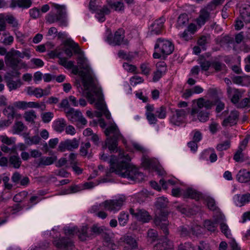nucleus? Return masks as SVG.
Returning <instances> with one entry per match:
<instances>
[{"label": "nucleus", "instance_id": "obj_1", "mask_svg": "<svg viewBox=\"0 0 250 250\" xmlns=\"http://www.w3.org/2000/svg\"><path fill=\"white\" fill-rule=\"evenodd\" d=\"M115 155L111 156L108 163L110 168L106 170V176H109L111 173L115 172L122 177L126 178L131 181L140 182L144 179L143 173L140 172L135 167L129 163L131 158L126 154L125 158L120 161Z\"/></svg>", "mask_w": 250, "mask_h": 250}, {"label": "nucleus", "instance_id": "obj_2", "mask_svg": "<svg viewBox=\"0 0 250 250\" xmlns=\"http://www.w3.org/2000/svg\"><path fill=\"white\" fill-rule=\"evenodd\" d=\"M168 201L167 198L164 196L156 198L155 202V216L153 222L154 224L159 228L165 235L168 234L169 231L167 228L168 221L167 216L168 211L167 210Z\"/></svg>", "mask_w": 250, "mask_h": 250}, {"label": "nucleus", "instance_id": "obj_3", "mask_svg": "<svg viewBox=\"0 0 250 250\" xmlns=\"http://www.w3.org/2000/svg\"><path fill=\"white\" fill-rule=\"evenodd\" d=\"M104 134L108 137L106 138L104 144L103 145L102 149L103 150L108 147L110 153H116L119 152V158L123 159L125 158L123 150H121L118 147V141L120 139H123L124 143L125 139L120 132L118 126L116 124L112 125L107 127L104 131Z\"/></svg>", "mask_w": 250, "mask_h": 250}, {"label": "nucleus", "instance_id": "obj_4", "mask_svg": "<svg viewBox=\"0 0 250 250\" xmlns=\"http://www.w3.org/2000/svg\"><path fill=\"white\" fill-rule=\"evenodd\" d=\"M197 108H192L191 115L194 116L197 114L198 119L201 122H205L209 119L210 110L214 105L213 102L205 100L203 98H200L197 100Z\"/></svg>", "mask_w": 250, "mask_h": 250}, {"label": "nucleus", "instance_id": "obj_5", "mask_svg": "<svg viewBox=\"0 0 250 250\" xmlns=\"http://www.w3.org/2000/svg\"><path fill=\"white\" fill-rule=\"evenodd\" d=\"M88 90V91L86 93V97L91 104L96 102L95 104V107L101 111L107 108L104 102V96L101 87H98L96 83H94Z\"/></svg>", "mask_w": 250, "mask_h": 250}, {"label": "nucleus", "instance_id": "obj_6", "mask_svg": "<svg viewBox=\"0 0 250 250\" xmlns=\"http://www.w3.org/2000/svg\"><path fill=\"white\" fill-rule=\"evenodd\" d=\"M54 7L57 10L56 14L49 13L46 17V20L49 23L59 22L61 26L67 25L66 12L64 6L58 4H53Z\"/></svg>", "mask_w": 250, "mask_h": 250}, {"label": "nucleus", "instance_id": "obj_7", "mask_svg": "<svg viewBox=\"0 0 250 250\" xmlns=\"http://www.w3.org/2000/svg\"><path fill=\"white\" fill-rule=\"evenodd\" d=\"M105 228L104 226L99 227L97 224H94L88 228L87 226H83L80 231L79 238L81 241H85L87 239H92L97 235L104 232Z\"/></svg>", "mask_w": 250, "mask_h": 250}, {"label": "nucleus", "instance_id": "obj_8", "mask_svg": "<svg viewBox=\"0 0 250 250\" xmlns=\"http://www.w3.org/2000/svg\"><path fill=\"white\" fill-rule=\"evenodd\" d=\"M156 51L160 52L163 56V59L171 54L174 49V46L172 42L165 39L158 38L154 46Z\"/></svg>", "mask_w": 250, "mask_h": 250}, {"label": "nucleus", "instance_id": "obj_9", "mask_svg": "<svg viewBox=\"0 0 250 250\" xmlns=\"http://www.w3.org/2000/svg\"><path fill=\"white\" fill-rule=\"evenodd\" d=\"M125 30L122 28L118 29L113 35L109 34L106 37L105 41L111 45L119 46L122 44L127 45V40H125Z\"/></svg>", "mask_w": 250, "mask_h": 250}, {"label": "nucleus", "instance_id": "obj_10", "mask_svg": "<svg viewBox=\"0 0 250 250\" xmlns=\"http://www.w3.org/2000/svg\"><path fill=\"white\" fill-rule=\"evenodd\" d=\"M72 68L73 74H78L81 77L83 86L85 90H89L90 86L95 83L92 75L87 74V72L84 70H79L78 66L76 65H74Z\"/></svg>", "mask_w": 250, "mask_h": 250}, {"label": "nucleus", "instance_id": "obj_11", "mask_svg": "<svg viewBox=\"0 0 250 250\" xmlns=\"http://www.w3.org/2000/svg\"><path fill=\"white\" fill-rule=\"evenodd\" d=\"M129 212L138 221L143 223H148L152 219V217L148 212L143 208H137L135 209L131 208L129 209Z\"/></svg>", "mask_w": 250, "mask_h": 250}, {"label": "nucleus", "instance_id": "obj_12", "mask_svg": "<svg viewBox=\"0 0 250 250\" xmlns=\"http://www.w3.org/2000/svg\"><path fill=\"white\" fill-rule=\"evenodd\" d=\"M53 244L58 250H72L74 247L72 241L67 237H57L53 241Z\"/></svg>", "mask_w": 250, "mask_h": 250}, {"label": "nucleus", "instance_id": "obj_13", "mask_svg": "<svg viewBox=\"0 0 250 250\" xmlns=\"http://www.w3.org/2000/svg\"><path fill=\"white\" fill-rule=\"evenodd\" d=\"M125 199L120 197L118 199L106 200L103 202L104 208L110 211H117L123 206Z\"/></svg>", "mask_w": 250, "mask_h": 250}, {"label": "nucleus", "instance_id": "obj_14", "mask_svg": "<svg viewBox=\"0 0 250 250\" xmlns=\"http://www.w3.org/2000/svg\"><path fill=\"white\" fill-rule=\"evenodd\" d=\"M166 19L163 16L155 20L149 26L148 34L150 36L161 34L162 32L164 23Z\"/></svg>", "mask_w": 250, "mask_h": 250}, {"label": "nucleus", "instance_id": "obj_15", "mask_svg": "<svg viewBox=\"0 0 250 250\" xmlns=\"http://www.w3.org/2000/svg\"><path fill=\"white\" fill-rule=\"evenodd\" d=\"M79 146V141L76 138L72 140L67 139L64 141H62L58 146V150L61 152H64L66 150L72 151L76 149Z\"/></svg>", "mask_w": 250, "mask_h": 250}, {"label": "nucleus", "instance_id": "obj_16", "mask_svg": "<svg viewBox=\"0 0 250 250\" xmlns=\"http://www.w3.org/2000/svg\"><path fill=\"white\" fill-rule=\"evenodd\" d=\"M65 45L69 46L70 48H65L64 50L65 54L69 57H71L73 55L72 49L74 50L75 54H80L81 53V49L79 44L75 42L70 39H67L65 42Z\"/></svg>", "mask_w": 250, "mask_h": 250}, {"label": "nucleus", "instance_id": "obj_17", "mask_svg": "<svg viewBox=\"0 0 250 250\" xmlns=\"http://www.w3.org/2000/svg\"><path fill=\"white\" fill-rule=\"evenodd\" d=\"M187 113L185 109H176L170 118V122L174 125H179L185 119Z\"/></svg>", "mask_w": 250, "mask_h": 250}, {"label": "nucleus", "instance_id": "obj_18", "mask_svg": "<svg viewBox=\"0 0 250 250\" xmlns=\"http://www.w3.org/2000/svg\"><path fill=\"white\" fill-rule=\"evenodd\" d=\"M165 236L164 241H159L156 243L154 247V250H174V245L173 242L167 238V236L163 232Z\"/></svg>", "mask_w": 250, "mask_h": 250}, {"label": "nucleus", "instance_id": "obj_19", "mask_svg": "<svg viewBox=\"0 0 250 250\" xmlns=\"http://www.w3.org/2000/svg\"><path fill=\"white\" fill-rule=\"evenodd\" d=\"M227 92L228 97L231 98V102L234 104H238L242 96L238 89L232 88L230 86L227 87Z\"/></svg>", "mask_w": 250, "mask_h": 250}, {"label": "nucleus", "instance_id": "obj_20", "mask_svg": "<svg viewBox=\"0 0 250 250\" xmlns=\"http://www.w3.org/2000/svg\"><path fill=\"white\" fill-rule=\"evenodd\" d=\"M239 117V112L236 110L231 111L229 115L225 119L222 125L224 126H227L228 125L230 126L237 124Z\"/></svg>", "mask_w": 250, "mask_h": 250}, {"label": "nucleus", "instance_id": "obj_21", "mask_svg": "<svg viewBox=\"0 0 250 250\" xmlns=\"http://www.w3.org/2000/svg\"><path fill=\"white\" fill-rule=\"evenodd\" d=\"M20 61L21 60L15 57L12 52H7L5 56V63L11 68H18Z\"/></svg>", "mask_w": 250, "mask_h": 250}, {"label": "nucleus", "instance_id": "obj_22", "mask_svg": "<svg viewBox=\"0 0 250 250\" xmlns=\"http://www.w3.org/2000/svg\"><path fill=\"white\" fill-rule=\"evenodd\" d=\"M184 196L186 198H190L197 201L203 198V194L195 189L188 188L184 191Z\"/></svg>", "mask_w": 250, "mask_h": 250}, {"label": "nucleus", "instance_id": "obj_23", "mask_svg": "<svg viewBox=\"0 0 250 250\" xmlns=\"http://www.w3.org/2000/svg\"><path fill=\"white\" fill-rule=\"evenodd\" d=\"M236 179L242 183L250 181V171H247L246 169H240L236 175Z\"/></svg>", "mask_w": 250, "mask_h": 250}, {"label": "nucleus", "instance_id": "obj_24", "mask_svg": "<svg viewBox=\"0 0 250 250\" xmlns=\"http://www.w3.org/2000/svg\"><path fill=\"white\" fill-rule=\"evenodd\" d=\"M66 117L72 122H77L80 116L82 115V112L79 110H75L72 107H69L67 110L64 109Z\"/></svg>", "mask_w": 250, "mask_h": 250}, {"label": "nucleus", "instance_id": "obj_25", "mask_svg": "<svg viewBox=\"0 0 250 250\" xmlns=\"http://www.w3.org/2000/svg\"><path fill=\"white\" fill-rule=\"evenodd\" d=\"M210 13L207 9H203L200 11V14L199 17L197 19L196 21L198 25L200 26L204 25L205 23L209 20Z\"/></svg>", "mask_w": 250, "mask_h": 250}, {"label": "nucleus", "instance_id": "obj_26", "mask_svg": "<svg viewBox=\"0 0 250 250\" xmlns=\"http://www.w3.org/2000/svg\"><path fill=\"white\" fill-rule=\"evenodd\" d=\"M66 125V121L63 118H59L53 122L52 128L57 132H62Z\"/></svg>", "mask_w": 250, "mask_h": 250}, {"label": "nucleus", "instance_id": "obj_27", "mask_svg": "<svg viewBox=\"0 0 250 250\" xmlns=\"http://www.w3.org/2000/svg\"><path fill=\"white\" fill-rule=\"evenodd\" d=\"M235 199L237 205L243 206L250 202V194L247 193L243 195L237 194L235 196Z\"/></svg>", "mask_w": 250, "mask_h": 250}, {"label": "nucleus", "instance_id": "obj_28", "mask_svg": "<svg viewBox=\"0 0 250 250\" xmlns=\"http://www.w3.org/2000/svg\"><path fill=\"white\" fill-rule=\"evenodd\" d=\"M120 240L127 244L131 250H135L138 248L136 240L131 236L125 235L122 237Z\"/></svg>", "mask_w": 250, "mask_h": 250}, {"label": "nucleus", "instance_id": "obj_29", "mask_svg": "<svg viewBox=\"0 0 250 250\" xmlns=\"http://www.w3.org/2000/svg\"><path fill=\"white\" fill-rule=\"evenodd\" d=\"M78 64L80 68L82 69L85 72H87V74L91 75V69L89 65L87 63V60L86 58L82 56H80L77 59Z\"/></svg>", "mask_w": 250, "mask_h": 250}, {"label": "nucleus", "instance_id": "obj_30", "mask_svg": "<svg viewBox=\"0 0 250 250\" xmlns=\"http://www.w3.org/2000/svg\"><path fill=\"white\" fill-rule=\"evenodd\" d=\"M142 165L146 168H155L157 163L155 160L150 159L148 157L143 155L142 158Z\"/></svg>", "mask_w": 250, "mask_h": 250}, {"label": "nucleus", "instance_id": "obj_31", "mask_svg": "<svg viewBox=\"0 0 250 250\" xmlns=\"http://www.w3.org/2000/svg\"><path fill=\"white\" fill-rule=\"evenodd\" d=\"M110 13V10L107 6H104L101 10L97 12V17L99 21L102 22L105 20V15H108Z\"/></svg>", "mask_w": 250, "mask_h": 250}, {"label": "nucleus", "instance_id": "obj_32", "mask_svg": "<svg viewBox=\"0 0 250 250\" xmlns=\"http://www.w3.org/2000/svg\"><path fill=\"white\" fill-rule=\"evenodd\" d=\"M57 160V157H42L39 160L38 166H49L52 164Z\"/></svg>", "mask_w": 250, "mask_h": 250}, {"label": "nucleus", "instance_id": "obj_33", "mask_svg": "<svg viewBox=\"0 0 250 250\" xmlns=\"http://www.w3.org/2000/svg\"><path fill=\"white\" fill-rule=\"evenodd\" d=\"M5 80L7 83V85L10 91L12 90H15L20 87L21 85V82L20 79H19L17 81H13V79H11V78H6V79Z\"/></svg>", "mask_w": 250, "mask_h": 250}, {"label": "nucleus", "instance_id": "obj_34", "mask_svg": "<svg viewBox=\"0 0 250 250\" xmlns=\"http://www.w3.org/2000/svg\"><path fill=\"white\" fill-rule=\"evenodd\" d=\"M23 137L25 139V143L28 146L38 144L41 140V137L37 135L30 137L28 136L27 134H24Z\"/></svg>", "mask_w": 250, "mask_h": 250}, {"label": "nucleus", "instance_id": "obj_35", "mask_svg": "<svg viewBox=\"0 0 250 250\" xmlns=\"http://www.w3.org/2000/svg\"><path fill=\"white\" fill-rule=\"evenodd\" d=\"M210 41V36L202 35L197 41V44L203 50H206V44L208 43Z\"/></svg>", "mask_w": 250, "mask_h": 250}, {"label": "nucleus", "instance_id": "obj_36", "mask_svg": "<svg viewBox=\"0 0 250 250\" xmlns=\"http://www.w3.org/2000/svg\"><path fill=\"white\" fill-rule=\"evenodd\" d=\"M240 15L245 22H250V6L248 5L240 10Z\"/></svg>", "mask_w": 250, "mask_h": 250}, {"label": "nucleus", "instance_id": "obj_37", "mask_svg": "<svg viewBox=\"0 0 250 250\" xmlns=\"http://www.w3.org/2000/svg\"><path fill=\"white\" fill-rule=\"evenodd\" d=\"M211 67L214 69L216 72H219L221 71H226V65L217 60H214L211 62Z\"/></svg>", "mask_w": 250, "mask_h": 250}, {"label": "nucleus", "instance_id": "obj_38", "mask_svg": "<svg viewBox=\"0 0 250 250\" xmlns=\"http://www.w3.org/2000/svg\"><path fill=\"white\" fill-rule=\"evenodd\" d=\"M9 162L10 165H11L15 168H19L21 164V161L18 155H12L9 157Z\"/></svg>", "mask_w": 250, "mask_h": 250}, {"label": "nucleus", "instance_id": "obj_39", "mask_svg": "<svg viewBox=\"0 0 250 250\" xmlns=\"http://www.w3.org/2000/svg\"><path fill=\"white\" fill-rule=\"evenodd\" d=\"M118 219L120 226H125L128 222L129 214L127 212L121 211L118 217Z\"/></svg>", "mask_w": 250, "mask_h": 250}, {"label": "nucleus", "instance_id": "obj_40", "mask_svg": "<svg viewBox=\"0 0 250 250\" xmlns=\"http://www.w3.org/2000/svg\"><path fill=\"white\" fill-rule=\"evenodd\" d=\"M188 21V16L186 13L181 14L177 19V26L181 27L186 26Z\"/></svg>", "mask_w": 250, "mask_h": 250}, {"label": "nucleus", "instance_id": "obj_41", "mask_svg": "<svg viewBox=\"0 0 250 250\" xmlns=\"http://www.w3.org/2000/svg\"><path fill=\"white\" fill-rule=\"evenodd\" d=\"M107 2L111 8L114 9L116 11H123L124 10V4L121 1L112 2L110 0H107Z\"/></svg>", "mask_w": 250, "mask_h": 250}, {"label": "nucleus", "instance_id": "obj_42", "mask_svg": "<svg viewBox=\"0 0 250 250\" xmlns=\"http://www.w3.org/2000/svg\"><path fill=\"white\" fill-rule=\"evenodd\" d=\"M181 231V235L183 237L189 236L191 234L193 235H197V233H195L194 229H189L188 227L181 226L180 227Z\"/></svg>", "mask_w": 250, "mask_h": 250}, {"label": "nucleus", "instance_id": "obj_43", "mask_svg": "<svg viewBox=\"0 0 250 250\" xmlns=\"http://www.w3.org/2000/svg\"><path fill=\"white\" fill-rule=\"evenodd\" d=\"M155 112L157 118L160 119H164L167 116V107L164 105H162L156 108Z\"/></svg>", "mask_w": 250, "mask_h": 250}, {"label": "nucleus", "instance_id": "obj_44", "mask_svg": "<svg viewBox=\"0 0 250 250\" xmlns=\"http://www.w3.org/2000/svg\"><path fill=\"white\" fill-rule=\"evenodd\" d=\"M3 112L8 119L12 120L15 117V109L13 106L9 105L3 110Z\"/></svg>", "mask_w": 250, "mask_h": 250}, {"label": "nucleus", "instance_id": "obj_45", "mask_svg": "<svg viewBox=\"0 0 250 250\" xmlns=\"http://www.w3.org/2000/svg\"><path fill=\"white\" fill-rule=\"evenodd\" d=\"M49 247V243L47 241H44L32 246L30 250H46Z\"/></svg>", "mask_w": 250, "mask_h": 250}, {"label": "nucleus", "instance_id": "obj_46", "mask_svg": "<svg viewBox=\"0 0 250 250\" xmlns=\"http://www.w3.org/2000/svg\"><path fill=\"white\" fill-rule=\"evenodd\" d=\"M23 117L26 121L32 123L34 122V120L37 118V116L34 110H30L24 113Z\"/></svg>", "mask_w": 250, "mask_h": 250}, {"label": "nucleus", "instance_id": "obj_47", "mask_svg": "<svg viewBox=\"0 0 250 250\" xmlns=\"http://www.w3.org/2000/svg\"><path fill=\"white\" fill-rule=\"evenodd\" d=\"M12 70L6 73L4 78H11V79H13V78H19L21 75V73L19 72L20 68H11Z\"/></svg>", "mask_w": 250, "mask_h": 250}, {"label": "nucleus", "instance_id": "obj_48", "mask_svg": "<svg viewBox=\"0 0 250 250\" xmlns=\"http://www.w3.org/2000/svg\"><path fill=\"white\" fill-rule=\"evenodd\" d=\"M99 0H90L89 4V8L90 11L97 12L102 8L99 5Z\"/></svg>", "mask_w": 250, "mask_h": 250}, {"label": "nucleus", "instance_id": "obj_49", "mask_svg": "<svg viewBox=\"0 0 250 250\" xmlns=\"http://www.w3.org/2000/svg\"><path fill=\"white\" fill-rule=\"evenodd\" d=\"M243 149L241 146H239L238 150L235 153L233 156V159L236 162H243L245 161L244 155L242 153Z\"/></svg>", "mask_w": 250, "mask_h": 250}, {"label": "nucleus", "instance_id": "obj_50", "mask_svg": "<svg viewBox=\"0 0 250 250\" xmlns=\"http://www.w3.org/2000/svg\"><path fill=\"white\" fill-rule=\"evenodd\" d=\"M166 68L163 66L161 69H158L154 72L153 80L154 82L158 81L165 74Z\"/></svg>", "mask_w": 250, "mask_h": 250}, {"label": "nucleus", "instance_id": "obj_51", "mask_svg": "<svg viewBox=\"0 0 250 250\" xmlns=\"http://www.w3.org/2000/svg\"><path fill=\"white\" fill-rule=\"evenodd\" d=\"M204 226L208 231L214 232L217 228V223L210 220H206Z\"/></svg>", "mask_w": 250, "mask_h": 250}, {"label": "nucleus", "instance_id": "obj_52", "mask_svg": "<svg viewBox=\"0 0 250 250\" xmlns=\"http://www.w3.org/2000/svg\"><path fill=\"white\" fill-rule=\"evenodd\" d=\"M199 63L200 65L202 70L205 71H208L209 68L211 66V62L204 59H200L199 61Z\"/></svg>", "mask_w": 250, "mask_h": 250}, {"label": "nucleus", "instance_id": "obj_53", "mask_svg": "<svg viewBox=\"0 0 250 250\" xmlns=\"http://www.w3.org/2000/svg\"><path fill=\"white\" fill-rule=\"evenodd\" d=\"M54 117V114L52 112L42 113L41 114V118L44 123H48Z\"/></svg>", "mask_w": 250, "mask_h": 250}, {"label": "nucleus", "instance_id": "obj_54", "mask_svg": "<svg viewBox=\"0 0 250 250\" xmlns=\"http://www.w3.org/2000/svg\"><path fill=\"white\" fill-rule=\"evenodd\" d=\"M146 116L149 124L154 125L157 123V117L156 114H154L153 113L146 112Z\"/></svg>", "mask_w": 250, "mask_h": 250}, {"label": "nucleus", "instance_id": "obj_55", "mask_svg": "<svg viewBox=\"0 0 250 250\" xmlns=\"http://www.w3.org/2000/svg\"><path fill=\"white\" fill-rule=\"evenodd\" d=\"M230 146V142L229 140H226L222 143L219 144L216 146V149L219 151L226 150L229 149Z\"/></svg>", "mask_w": 250, "mask_h": 250}, {"label": "nucleus", "instance_id": "obj_56", "mask_svg": "<svg viewBox=\"0 0 250 250\" xmlns=\"http://www.w3.org/2000/svg\"><path fill=\"white\" fill-rule=\"evenodd\" d=\"M2 17L4 19V22L6 21L9 24H11L13 27H16L18 26V23L13 16H5L2 15Z\"/></svg>", "mask_w": 250, "mask_h": 250}, {"label": "nucleus", "instance_id": "obj_57", "mask_svg": "<svg viewBox=\"0 0 250 250\" xmlns=\"http://www.w3.org/2000/svg\"><path fill=\"white\" fill-rule=\"evenodd\" d=\"M90 146L91 145L89 142H87L84 144H82L80 149V154L83 156H86L88 153L87 150Z\"/></svg>", "mask_w": 250, "mask_h": 250}, {"label": "nucleus", "instance_id": "obj_58", "mask_svg": "<svg viewBox=\"0 0 250 250\" xmlns=\"http://www.w3.org/2000/svg\"><path fill=\"white\" fill-rule=\"evenodd\" d=\"M31 0H18L17 6L19 7L28 8L31 6Z\"/></svg>", "mask_w": 250, "mask_h": 250}, {"label": "nucleus", "instance_id": "obj_59", "mask_svg": "<svg viewBox=\"0 0 250 250\" xmlns=\"http://www.w3.org/2000/svg\"><path fill=\"white\" fill-rule=\"evenodd\" d=\"M123 66L124 68L128 72L137 73L136 72L137 67L134 65L129 64L127 62H124L123 64Z\"/></svg>", "mask_w": 250, "mask_h": 250}, {"label": "nucleus", "instance_id": "obj_60", "mask_svg": "<svg viewBox=\"0 0 250 250\" xmlns=\"http://www.w3.org/2000/svg\"><path fill=\"white\" fill-rule=\"evenodd\" d=\"M65 234L66 235H74L77 231L80 232V230H78L77 227H66L63 229Z\"/></svg>", "mask_w": 250, "mask_h": 250}, {"label": "nucleus", "instance_id": "obj_61", "mask_svg": "<svg viewBox=\"0 0 250 250\" xmlns=\"http://www.w3.org/2000/svg\"><path fill=\"white\" fill-rule=\"evenodd\" d=\"M220 229L221 231L227 237L229 238L231 235L230 230L229 229V227L226 224L224 223H221Z\"/></svg>", "mask_w": 250, "mask_h": 250}, {"label": "nucleus", "instance_id": "obj_62", "mask_svg": "<svg viewBox=\"0 0 250 250\" xmlns=\"http://www.w3.org/2000/svg\"><path fill=\"white\" fill-rule=\"evenodd\" d=\"M178 250H194V247L189 243L181 244L178 247Z\"/></svg>", "mask_w": 250, "mask_h": 250}, {"label": "nucleus", "instance_id": "obj_63", "mask_svg": "<svg viewBox=\"0 0 250 250\" xmlns=\"http://www.w3.org/2000/svg\"><path fill=\"white\" fill-rule=\"evenodd\" d=\"M29 14L33 19H37L41 15L40 10L37 8H34L30 10Z\"/></svg>", "mask_w": 250, "mask_h": 250}, {"label": "nucleus", "instance_id": "obj_64", "mask_svg": "<svg viewBox=\"0 0 250 250\" xmlns=\"http://www.w3.org/2000/svg\"><path fill=\"white\" fill-rule=\"evenodd\" d=\"M21 177V175L19 172L16 171L13 174L11 180L14 183L18 184L20 183Z\"/></svg>", "mask_w": 250, "mask_h": 250}]
</instances>
